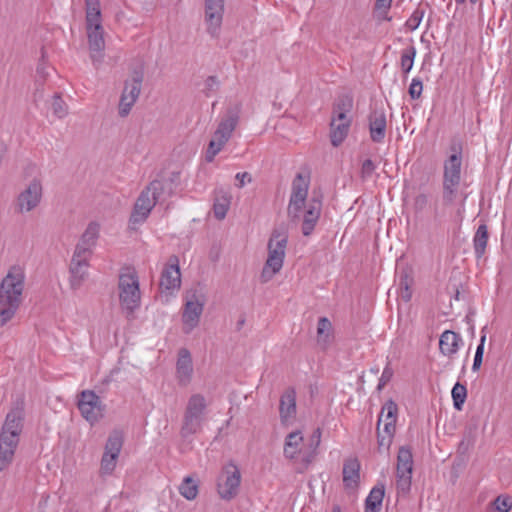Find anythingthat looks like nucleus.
<instances>
[{"label": "nucleus", "mask_w": 512, "mask_h": 512, "mask_svg": "<svg viewBox=\"0 0 512 512\" xmlns=\"http://www.w3.org/2000/svg\"><path fill=\"white\" fill-rule=\"evenodd\" d=\"M25 275L20 267L13 266L0 283V326L6 325L22 303Z\"/></svg>", "instance_id": "f257e3e1"}, {"label": "nucleus", "mask_w": 512, "mask_h": 512, "mask_svg": "<svg viewBox=\"0 0 512 512\" xmlns=\"http://www.w3.org/2000/svg\"><path fill=\"white\" fill-rule=\"evenodd\" d=\"M207 406L206 398L202 394H192L188 398L179 431L183 439H188L202 430Z\"/></svg>", "instance_id": "f03ea898"}, {"label": "nucleus", "mask_w": 512, "mask_h": 512, "mask_svg": "<svg viewBox=\"0 0 512 512\" xmlns=\"http://www.w3.org/2000/svg\"><path fill=\"white\" fill-rule=\"evenodd\" d=\"M288 235L284 230L275 228L268 241V257L261 272V282L270 281L283 267Z\"/></svg>", "instance_id": "7ed1b4c3"}, {"label": "nucleus", "mask_w": 512, "mask_h": 512, "mask_svg": "<svg viewBox=\"0 0 512 512\" xmlns=\"http://www.w3.org/2000/svg\"><path fill=\"white\" fill-rule=\"evenodd\" d=\"M164 192V184L160 180L151 181L138 196L129 223L131 225L142 224L149 217L152 209L159 201L160 196Z\"/></svg>", "instance_id": "20e7f679"}, {"label": "nucleus", "mask_w": 512, "mask_h": 512, "mask_svg": "<svg viewBox=\"0 0 512 512\" xmlns=\"http://www.w3.org/2000/svg\"><path fill=\"white\" fill-rule=\"evenodd\" d=\"M351 108L352 98L349 96L339 98L335 104L330 123V139L334 147L339 146L349 133L351 120L347 113Z\"/></svg>", "instance_id": "39448f33"}, {"label": "nucleus", "mask_w": 512, "mask_h": 512, "mask_svg": "<svg viewBox=\"0 0 512 512\" xmlns=\"http://www.w3.org/2000/svg\"><path fill=\"white\" fill-rule=\"evenodd\" d=\"M454 153L444 162L443 175V201L450 205L456 198L461 180L462 157L461 152L452 147Z\"/></svg>", "instance_id": "423d86ee"}, {"label": "nucleus", "mask_w": 512, "mask_h": 512, "mask_svg": "<svg viewBox=\"0 0 512 512\" xmlns=\"http://www.w3.org/2000/svg\"><path fill=\"white\" fill-rule=\"evenodd\" d=\"M118 287L122 308L133 313L140 306L141 300L138 276L131 271L120 274Z\"/></svg>", "instance_id": "0eeeda50"}, {"label": "nucleus", "mask_w": 512, "mask_h": 512, "mask_svg": "<svg viewBox=\"0 0 512 512\" xmlns=\"http://www.w3.org/2000/svg\"><path fill=\"white\" fill-rule=\"evenodd\" d=\"M241 484V472L238 466L229 462L217 478V493L222 500L231 501L237 497Z\"/></svg>", "instance_id": "6e6552de"}, {"label": "nucleus", "mask_w": 512, "mask_h": 512, "mask_svg": "<svg viewBox=\"0 0 512 512\" xmlns=\"http://www.w3.org/2000/svg\"><path fill=\"white\" fill-rule=\"evenodd\" d=\"M143 79L144 73L142 69H139L134 70L132 72L131 79L125 81L118 105V113L120 117L124 118L129 115L141 93Z\"/></svg>", "instance_id": "1a4fd4ad"}, {"label": "nucleus", "mask_w": 512, "mask_h": 512, "mask_svg": "<svg viewBox=\"0 0 512 512\" xmlns=\"http://www.w3.org/2000/svg\"><path fill=\"white\" fill-rule=\"evenodd\" d=\"M77 406L82 417L91 425L97 423L104 416L105 405L92 390H84L78 395Z\"/></svg>", "instance_id": "9d476101"}, {"label": "nucleus", "mask_w": 512, "mask_h": 512, "mask_svg": "<svg viewBox=\"0 0 512 512\" xmlns=\"http://www.w3.org/2000/svg\"><path fill=\"white\" fill-rule=\"evenodd\" d=\"M308 188V180L302 174H297L292 182V191L287 208L290 220L297 221L300 219L302 208L307 198Z\"/></svg>", "instance_id": "9b49d317"}, {"label": "nucleus", "mask_w": 512, "mask_h": 512, "mask_svg": "<svg viewBox=\"0 0 512 512\" xmlns=\"http://www.w3.org/2000/svg\"><path fill=\"white\" fill-rule=\"evenodd\" d=\"M42 184L39 179H33L17 199L19 212H30L35 209L42 198Z\"/></svg>", "instance_id": "f8f14e48"}, {"label": "nucleus", "mask_w": 512, "mask_h": 512, "mask_svg": "<svg viewBox=\"0 0 512 512\" xmlns=\"http://www.w3.org/2000/svg\"><path fill=\"white\" fill-rule=\"evenodd\" d=\"M89 50L92 62L98 66L103 59L105 49L104 30L101 24L86 25Z\"/></svg>", "instance_id": "ddd939ff"}, {"label": "nucleus", "mask_w": 512, "mask_h": 512, "mask_svg": "<svg viewBox=\"0 0 512 512\" xmlns=\"http://www.w3.org/2000/svg\"><path fill=\"white\" fill-rule=\"evenodd\" d=\"M224 15V0H205V22L207 32L212 36L218 35Z\"/></svg>", "instance_id": "4468645a"}, {"label": "nucleus", "mask_w": 512, "mask_h": 512, "mask_svg": "<svg viewBox=\"0 0 512 512\" xmlns=\"http://www.w3.org/2000/svg\"><path fill=\"white\" fill-rule=\"evenodd\" d=\"M159 285L162 291H174L180 288L181 273L177 256H170L168 264L161 273Z\"/></svg>", "instance_id": "2eb2a0df"}, {"label": "nucleus", "mask_w": 512, "mask_h": 512, "mask_svg": "<svg viewBox=\"0 0 512 512\" xmlns=\"http://www.w3.org/2000/svg\"><path fill=\"white\" fill-rule=\"evenodd\" d=\"M99 233L100 225L94 221L90 222L81 235L78 243L76 244L73 253L77 254V257L82 255L91 258L93 254V248L96 246L97 240L99 238Z\"/></svg>", "instance_id": "dca6fc26"}, {"label": "nucleus", "mask_w": 512, "mask_h": 512, "mask_svg": "<svg viewBox=\"0 0 512 512\" xmlns=\"http://www.w3.org/2000/svg\"><path fill=\"white\" fill-rule=\"evenodd\" d=\"M203 307L204 303L199 301L195 293L186 301L182 315L185 333H190L198 325Z\"/></svg>", "instance_id": "f3484780"}, {"label": "nucleus", "mask_w": 512, "mask_h": 512, "mask_svg": "<svg viewBox=\"0 0 512 512\" xmlns=\"http://www.w3.org/2000/svg\"><path fill=\"white\" fill-rule=\"evenodd\" d=\"M89 260L90 257L82 255L77 257V254L73 253L69 266V283L73 290L79 289L86 279L88 275Z\"/></svg>", "instance_id": "a211bd4d"}, {"label": "nucleus", "mask_w": 512, "mask_h": 512, "mask_svg": "<svg viewBox=\"0 0 512 512\" xmlns=\"http://www.w3.org/2000/svg\"><path fill=\"white\" fill-rule=\"evenodd\" d=\"M23 408L16 407L6 416L0 437L19 441V435L23 427Z\"/></svg>", "instance_id": "6ab92c4d"}, {"label": "nucleus", "mask_w": 512, "mask_h": 512, "mask_svg": "<svg viewBox=\"0 0 512 512\" xmlns=\"http://www.w3.org/2000/svg\"><path fill=\"white\" fill-rule=\"evenodd\" d=\"M296 391L294 388H287L280 397L279 414L283 425L290 424L296 417Z\"/></svg>", "instance_id": "aec40b11"}, {"label": "nucleus", "mask_w": 512, "mask_h": 512, "mask_svg": "<svg viewBox=\"0 0 512 512\" xmlns=\"http://www.w3.org/2000/svg\"><path fill=\"white\" fill-rule=\"evenodd\" d=\"M302 432L299 430L290 432L284 441L283 454L289 460H296L298 457L302 459L305 445Z\"/></svg>", "instance_id": "412c9836"}, {"label": "nucleus", "mask_w": 512, "mask_h": 512, "mask_svg": "<svg viewBox=\"0 0 512 512\" xmlns=\"http://www.w3.org/2000/svg\"><path fill=\"white\" fill-rule=\"evenodd\" d=\"M241 105L235 104L229 107L226 111L225 116L219 122L217 129L215 130L216 135H224L227 138H231L233 131L236 129L240 119Z\"/></svg>", "instance_id": "4be33fe9"}, {"label": "nucleus", "mask_w": 512, "mask_h": 512, "mask_svg": "<svg viewBox=\"0 0 512 512\" xmlns=\"http://www.w3.org/2000/svg\"><path fill=\"white\" fill-rule=\"evenodd\" d=\"M370 138L375 143L383 142L386 135L387 120L382 110H373L369 117Z\"/></svg>", "instance_id": "5701e85b"}, {"label": "nucleus", "mask_w": 512, "mask_h": 512, "mask_svg": "<svg viewBox=\"0 0 512 512\" xmlns=\"http://www.w3.org/2000/svg\"><path fill=\"white\" fill-rule=\"evenodd\" d=\"M176 372L179 384L186 386L190 382L193 373L192 357L186 348H181L178 352Z\"/></svg>", "instance_id": "b1692460"}, {"label": "nucleus", "mask_w": 512, "mask_h": 512, "mask_svg": "<svg viewBox=\"0 0 512 512\" xmlns=\"http://www.w3.org/2000/svg\"><path fill=\"white\" fill-rule=\"evenodd\" d=\"M321 206V201L317 199H312L309 202L307 210L305 211L303 216V222L301 227L304 236H309L313 232L320 217Z\"/></svg>", "instance_id": "393cba45"}, {"label": "nucleus", "mask_w": 512, "mask_h": 512, "mask_svg": "<svg viewBox=\"0 0 512 512\" xmlns=\"http://www.w3.org/2000/svg\"><path fill=\"white\" fill-rule=\"evenodd\" d=\"M320 441L321 430L320 428H317L313 431L312 435L310 436L309 443L304 449V454L302 457V468L298 470L299 472H303L314 461Z\"/></svg>", "instance_id": "a878e982"}, {"label": "nucleus", "mask_w": 512, "mask_h": 512, "mask_svg": "<svg viewBox=\"0 0 512 512\" xmlns=\"http://www.w3.org/2000/svg\"><path fill=\"white\" fill-rule=\"evenodd\" d=\"M460 337L457 333L446 330L444 331L439 340V348L443 355L452 357L459 349Z\"/></svg>", "instance_id": "bb28decb"}, {"label": "nucleus", "mask_w": 512, "mask_h": 512, "mask_svg": "<svg viewBox=\"0 0 512 512\" xmlns=\"http://www.w3.org/2000/svg\"><path fill=\"white\" fill-rule=\"evenodd\" d=\"M18 443L19 441L0 437V471L7 469L12 463Z\"/></svg>", "instance_id": "cd10ccee"}, {"label": "nucleus", "mask_w": 512, "mask_h": 512, "mask_svg": "<svg viewBox=\"0 0 512 512\" xmlns=\"http://www.w3.org/2000/svg\"><path fill=\"white\" fill-rule=\"evenodd\" d=\"M396 431V422L383 423L377 425L378 448L380 451H387L392 443Z\"/></svg>", "instance_id": "c85d7f7f"}, {"label": "nucleus", "mask_w": 512, "mask_h": 512, "mask_svg": "<svg viewBox=\"0 0 512 512\" xmlns=\"http://www.w3.org/2000/svg\"><path fill=\"white\" fill-rule=\"evenodd\" d=\"M230 203L231 195L227 191H224L223 189L216 190L213 204L215 218L223 220L226 217Z\"/></svg>", "instance_id": "c756f323"}, {"label": "nucleus", "mask_w": 512, "mask_h": 512, "mask_svg": "<svg viewBox=\"0 0 512 512\" xmlns=\"http://www.w3.org/2000/svg\"><path fill=\"white\" fill-rule=\"evenodd\" d=\"M332 339V323L327 317H320L317 324V344L326 349Z\"/></svg>", "instance_id": "7c9ffc66"}, {"label": "nucleus", "mask_w": 512, "mask_h": 512, "mask_svg": "<svg viewBox=\"0 0 512 512\" xmlns=\"http://www.w3.org/2000/svg\"><path fill=\"white\" fill-rule=\"evenodd\" d=\"M384 493L385 491L383 486H375L372 488L365 501V511L380 512Z\"/></svg>", "instance_id": "2f4dec72"}, {"label": "nucleus", "mask_w": 512, "mask_h": 512, "mask_svg": "<svg viewBox=\"0 0 512 512\" xmlns=\"http://www.w3.org/2000/svg\"><path fill=\"white\" fill-rule=\"evenodd\" d=\"M123 446V434L119 430L110 433L104 448V454L118 458Z\"/></svg>", "instance_id": "473e14b6"}, {"label": "nucleus", "mask_w": 512, "mask_h": 512, "mask_svg": "<svg viewBox=\"0 0 512 512\" xmlns=\"http://www.w3.org/2000/svg\"><path fill=\"white\" fill-rule=\"evenodd\" d=\"M412 471V452L408 447L403 446L398 451L396 472L412 473Z\"/></svg>", "instance_id": "72a5a7b5"}, {"label": "nucleus", "mask_w": 512, "mask_h": 512, "mask_svg": "<svg viewBox=\"0 0 512 512\" xmlns=\"http://www.w3.org/2000/svg\"><path fill=\"white\" fill-rule=\"evenodd\" d=\"M229 141V138H227L224 135H216L213 134L212 139L210 140L207 150L205 159L207 162H212L215 158V156L223 149L225 144Z\"/></svg>", "instance_id": "f704fd0d"}, {"label": "nucleus", "mask_w": 512, "mask_h": 512, "mask_svg": "<svg viewBox=\"0 0 512 512\" xmlns=\"http://www.w3.org/2000/svg\"><path fill=\"white\" fill-rule=\"evenodd\" d=\"M488 242V229L485 224H482L478 227L473 243H474V250L477 258H481L484 253Z\"/></svg>", "instance_id": "c9c22d12"}, {"label": "nucleus", "mask_w": 512, "mask_h": 512, "mask_svg": "<svg viewBox=\"0 0 512 512\" xmlns=\"http://www.w3.org/2000/svg\"><path fill=\"white\" fill-rule=\"evenodd\" d=\"M198 492V481L192 476H186L179 486V493L187 500H194Z\"/></svg>", "instance_id": "e433bc0d"}, {"label": "nucleus", "mask_w": 512, "mask_h": 512, "mask_svg": "<svg viewBox=\"0 0 512 512\" xmlns=\"http://www.w3.org/2000/svg\"><path fill=\"white\" fill-rule=\"evenodd\" d=\"M86 25L101 24V11L99 0H85Z\"/></svg>", "instance_id": "4c0bfd02"}, {"label": "nucleus", "mask_w": 512, "mask_h": 512, "mask_svg": "<svg viewBox=\"0 0 512 512\" xmlns=\"http://www.w3.org/2000/svg\"><path fill=\"white\" fill-rule=\"evenodd\" d=\"M397 412V404L392 400L387 401L381 410L377 425L381 426L383 423L396 422Z\"/></svg>", "instance_id": "58836bf2"}, {"label": "nucleus", "mask_w": 512, "mask_h": 512, "mask_svg": "<svg viewBox=\"0 0 512 512\" xmlns=\"http://www.w3.org/2000/svg\"><path fill=\"white\" fill-rule=\"evenodd\" d=\"M453 405L455 409L461 410L467 397V389L464 385L457 382L451 391Z\"/></svg>", "instance_id": "ea45409f"}, {"label": "nucleus", "mask_w": 512, "mask_h": 512, "mask_svg": "<svg viewBox=\"0 0 512 512\" xmlns=\"http://www.w3.org/2000/svg\"><path fill=\"white\" fill-rule=\"evenodd\" d=\"M416 56V49L414 46H409L402 51L401 54V69L407 74L413 67L414 59Z\"/></svg>", "instance_id": "a19ab883"}, {"label": "nucleus", "mask_w": 512, "mask_h": 512, "mask_svg": "<svg viewBox=\"0 0 512 512\" xmlns=\"http://www.w3.org/2000/svg\"><path fill=\"white\" fill-rule=\"evenodd\" d=\"M392 0H376L373 16L378 21L390 20L388 11L391 7Z\"/></svg>", "instance_id": "79ce46f5"}, {"label": "nucleus", "mask_w": 512, "mask_h": 512, "mask_svg": "<svg viewBox=\"0 0 512 512\" xmlns=\"http://www.w3.org/2000/svg\"><path fill=\"white\" fill-rule=\"evenodd\" d=\"M51 108L53 114L59 119L64 118L68 114V106L66 102L62 99L61 95L58 93L54 94L53 96Z\"/></svg>", "instance_id": "37998d69"}, {"label": "nucleus", "mask_w": 512, "mask_h": 512, "mask_svg": "<svg viewBox=\"0 0 512 512\" xmlns=\"http://www.w3.org/2000/svg\"><path fill=\"white\" fill-rule=\"evenodd\" d=\"M396 486L400 493H407L411 487L412 473L396 472Z\"/></svg>", "instance_id": "c03bdc74"}, {"label": "nucleus", "mask_w": 512, "mask_h": 512, "mask_svg": "<svg viewBox=\"0 0 512 512\" xmlns=\"http://www.w3.org/2000/svg\"><path fill=\"white\" fill-rule=\"evenodd\" d=\"M220 87V80L217 76H208L204 81L203 94L206 97H210L213 93H216Z\"/></svg>", "instance_id": "a18cd8bd"}, {"label": "nucleus", "mask_w": 512, "mask_h": 512, "mask_svg": "<svg viewBox=\"0 0 512 512\" xmlns=\"http://www.w3.org/2000/svg\"><path fill=\"white\" fill-rule=\"evenodd\" d=\"M117 459L118 458L114 457L113 455H107L103 453L100 467L101 473L111 474L116 467Z\"/></svg>", "instance_id": "49530a36"}, {"label": "nucleus", "mask_w": 512, "mask_h": 512, "mask_svg": "<svg viewBox=\"0 0 512 512\" xmlns=\"http://www.w3.org/2000/svg\"><path fill=\"white\" fill-rule=\"evenodd\" d=\"M411 280L409 279L407 274H402L400 276V297L405 301L408 302L411 299L412 293L409 287Z\"/></svg>", "instance_id": "de8ad7c7"}, {"label": "nucleus", "mask_w": 512, "mask_h": 512, "mask_svg": "<svg viewBox=\"0 0 512 512\" xmlns=\"http://www.w3.org/2000/svg\"><path fill=\"white\" fill-rule=\"evenodd\" d=\"M485 340H486V335L484 334V335H482V337L480 339V343L477 346V349L475 352L473 366H472L473 371H477L481 367L482 360H483V354H484Z\"/></svg>", "instance_id": "09e8293b"}, {"label": "nucleus", "mask_w": 512, "mask_h": 512, "mask_svg": "<svg viewBox=\"0 0 512 512\" xmlns=\"http://www.w3.org/2000/svg\"><path fill=\"white\" fill-rule=\"evenodd\" d=\"M376 169V165L373 163L371 159H366L362 162L360 168V178L362 181H366L369 179Z\"/></svg>", "instance_id": "8fccbe9b"}, {"label": "nucleus", "mask_w": 512, "mask_h": 512, "mask_svg": "<svg viewBox=\"0 0 512 512\" xmlns=\"http://www.w3.org/2000/svg\"><path fill=\"white\" fill-rule=\"evenodd\" d=\"M494 507L499 512H509L512 509V500L507 496H498L494 500Z\"/></svg>", "instance_id": "3c124183"}, {"label": "nucleus", "mask_w": 512, "mask_h": 512, "mask_svg": "<svg viewBox=\"0 0 512 512\" xmlns=\"http://www.w3.org/2000/svg\"><path fill=\"white\" fill-rule=\"evenodd\" d=\"M423 90L422 81L418 78H413L409 86L408 93L412 99L420 98Z\"/></svg>", "instance_id": "603ef678"}, {"label": "nucleus", "mask_w": 512, "mask_h": 512, "mask_svg": "<svg viewBox=\"0 0 512 512\" xmlns=\"http://www.w3.org/2000/svg\"><path fill=\"white\" fill-rule=\"evenodd\" d=\"M352 461L346 460L343 466V482L346 488H350L352 485Z\"/></svg>", "instance_id": "864d4df0"}, {"label": "nucleus", "mask_w": 512, "mask_h": 512, "mask_svg": "<svg viewBox=\"0 0 512 512\" xmlns=\"http://www.w3.org/2000/svg\"><path fill=\"white\" fill-rule=\"evenodd\" d=\"M423 14H424L423 11H420V10L414 11L413 14L410 16V18L406 22L407 27L411 30H415L419 26V24L422 20Z\"/></svg>", "instance_id": "5fc2aeb1"}, {"label": "nucleus", "mask_w": 512, "mask_h": 512, "mask_svg": "<svg viewBox=\"0 0 512 512\" xmlns=\"http://www.w3.org/2000/svg\"><path fill=\"white\" fill-rule=\"evenodd\" d=\"M393 369L390 367V365H387L383 372H382V375L379 379V383H378V390H381L393 377Z\"/></svg>", "instance_id": "6e6d98bb"}, {"label": "nucleus", "mask_w": 512, "mask_h": 512, "mask_svg": "<svg viewBox=\"0 0 512 512\" xmlns=\"http://www.w3.org/2000/svg\"><path fill=\"white\" fill-rule=\"evenodd\" d=\"M44 83L39 79L35 80V91L33 93V101L37 104L44 98Z\"/></svg>", "instance_id": "4d7b16f0"}, {"label": "nucleus", "mask_w": 512, "mask_h": 512, "mask_svg": "<svg viewBox=\"0 0 512 512\" xmlns=\"http://www.w3.org/2000/svg\"><path fill=\"white\" fill-rule=\"evenodd\" d=\"M48 69V65L44 61H41L36 69V79H39L41 82H45L46 77L49 74Z\"/></svg>", "instance_id": "13d9d810"}, {"label": "nucleus", "mask_w": 512, "mask_h": 512, "mask_svg": "<svg viewBox=\"0 0 512 512\" xmlns=\"http://www.w3.org/2000/svg\"><path fill=\"white\" fill-rule=\"evenodd\" d=\"M428 205V196L425 194H419L415 197L414 207L416 211L424 210Z\"/></svg>", "instance_id": "bf43d9fd"}, {"label": "nucleus", "mask_w": 512, "mask_h": 512, "mask_svg": "<svg viewBox=\"0 0 512 512\" xmlns=\"http://www.w3.org/2000/svg\"><path fill=\"white\" fill-rule=\"evenodd\" d=\"M235 178L239 181L237 184L239 188H242L246 182L250 183L252 181L251 175L248 172L237 173Z\"/></svg>", "instance_id": "052dcab7"}, {"label": "nucleus", "mask_w": 512, "mask_h": 512, "mask_svg": "<svg viewBox=\"0 0 512 512\" xmlns=\"http://www.w3.org/2000/svg\"><path fill=\"white\" fill-rule=\"evenodd\" d=\"M359 468H360V464L354 459V470H353V473H354V479L356 477H358V471H359Z\"/></svg>", "instance_id": "680f3d73"}, {"label": "nucleus", "mask_w": 512, "mask_h": 512, "mask_svg": "<svg viewBox=\"0 0 512 512\" xmlns=\"http://www.w3.org/2000/svg\"><path fill=\"white\" fill-rule=\"evenodd\" d=\"M331 512H342L340 505L334 504Z\"/></svg>", "instance_id": "e2e57ef3"}, {"label": "nucleus", "mask_w": 512, "mask_h": 512, "mask_svg": "<svg viewBox=\"0 0 512 512\" xmlns=\"http://www.w3.org/2000/svg\"><path fill=\"white\" fill-rule=\"evenodd\" d=\"M457 4H463L466 0H455ZM478 0H470L471 3L475 4Z\"/></svg>", "instance_id": "0e129e2a"}, {"label": "nucleus", "mask_w": 512, "mask_h": 512, "mask_svg": "<svg viewBox=\"0 0 512 512\" xmlns=\"http://www.w3.org/2000/svg\"><path fill=\"white\" fill-rule=\"evenodd\" d=\"M244 324V319L238 322V326H242Z\"/></svg>", "instance_id": "69168bd1"}]
</instances>
